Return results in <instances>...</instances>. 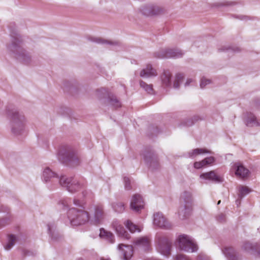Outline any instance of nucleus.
<instances>
[{"instance_id": "f257e3e1", "label": "nucleus", "mask_w": 260, "mask_h": 260, "mask_svg": "<svg viewBox=\"0 0 260 260\" xmlns=\"http://www.w3.org/2000/svg\"><path fill=\"white\" fill-rule=\"evenodd\" d=\"M7 114L11 120L12 132L15 135L21 134L24 131L26 123L24 115L16 109L8 110Z\"/></svg>"}, {"instance_id": "f03ea898", "label": "nucleus", "mask_w": 260, "mask_h": 260, "mask_svg": "<svg viewBox=\"0 0 260 260\" xmlns=\"http://www.w3.org/2000/svg\"><path fill=\"white\" fill-rule=\"evenodd\" d=\"M181 205L179 208L178 214L180 218L183 219L191 213L193 205L192 193L184 191L180 196Z\"/></svg>"}, {"instance_id": "7ed1b4c3", "label": "nucleus", "mask_w": 260, "mask_h": 260, "mask_svg": "<svg viewBox=\"0 0 260 260\" xmlns=\"http://www.w3.org/2000/svg\"><path fill=\"white\" fill-rule=\"evenodd\" d=\"M70 223L73 226H78L87 222L89 220L87 212L82 209L72 208L68 212Z\"/></svg>"}, {"instance_id": "20e7f679", "label": "nucleus", "mask_w": 260, "mask_h": 260, "mask_svg": "<svg viewBox=\"0 0 260 260\" xmlns=\"http://www.w3.org/2000/svg\"><path fill=\"white\" fill-rule=\"evenodd\" d=\"M58 159L63 163L72 166L78 165L80 159L77 154L70 148H63L59 150L58 154Z\"/></svg>"}, {"instance_id": "39448f33", "label": "nucleus", "mask_w": 260, "mask_h": 260, "mask_svg": "<svg viewBox=\"0 0 260 260\" xmlns=\"http://www.w3.org/2000/svg\"><path fill=\"white\" fill-rule=\"evenodd\" d=\"M176 245L180 250L187 252H194L198 249L194 240L186 235H179L176 239Z\"/></svg>"}, {"instance_id": "423d86ee", "label": "nucleus", "mask_w": 260, "mask_h": 260, "mask_svg": "<svg viewBox=\"0 0 260 260\" xmlns=\"http://www.w3.org/2000/svg\"><path fill=\"white\" fill-rule=\"evenodd\" d=\"M12 41V44L8 47L9 49L14 53L16 52L15 57L17 59L25 63H28L30 60V57L25 53V51L21 48V40L18 36L17 35L16 36L13 37V39Z\"/></svg>"}, {"instance_id": "0eeeda50", "label": "nucleus", "mask_w": 260, "mask_h": 260, "mask_svg": "<svg viewBox=\"0 0 260 260\" xmlns=\"http://www.w3.org/2000/svg\"><path fill=\"white\" fill-rule=\"evenodd\" d=\"M140 11L147 16H157L167 13V10L164 7L155 4H150L142 6Z\"/></svg>"}, {"instance_id": "6e6552de", "label": "nucleus", "mask_w": 260, "mask_h": 260, "mask_svg": "<svg viewBox=\"0 0 260 260\" xmlns=\"http://www.w3.org/2000/svg\"><path fill=\"white\" fill-rule=\"evenodd\" d=\"M156 248L159 253L166 256L170 254L171 243L168 237L157 235L156 236Z\"/></svg>"}, {"instance_id": "1a4fd4ad", "label": "nucleus", "mask_w": 260, "mask_h": 260, "mask_svg": "<svg viewBox=\"0 0 260 260\" xmlns=\"http://www.w3.org/2000/svg\"><path fill=\"white\" fill-rule=\"evenodd\" d=\"M60 185L66 188L69 192L74 193L79 191L81 188L78 181L72 177L62 176L59 179Z\"/></svg>"}, {"instance_id": "9d476101", "label": "nucleus", "mask_w": 260, "mask_h": 260, "mask_svg": "<svg viewBox=\"0 0 260 260\" xmlns=\"http://www.w3.org/2000/svg\"><path fill=\"white\" fill-rule=\"evenodd\" d=\"M159 58H179L182 56L183 53L178 49L166 48L157 53Z\"/></svg>"}, {"instance_id": "9b49d317", "label": "nucleus", "mask_w": 260, "mask_h": 260, "mask_svg": "<svg viewBox=\"0 0 260 260\" xmlns=\"http://www.w3.org/2000/svg\"><path fill=\"white\" fill-rule=\"evenodd\" d=\"M144 207V202L142 197L139 194L133 196L130 204L131 209L135 212H139Z\"/></svg>"}, {"instance_id": "f8f14e48", "label": "nucleus", "mask_w": 260, "mask_h": 260, "mask_svg": "<svg viewBox=\"0 0 260 260\" xmlns=\"http://www.w3.org/2000/svg\"><path fill=\"white\" fill-rule=\"evenodd\" d=\"M231 171L234 172L237 177L242 179L247 178L249 174V170L239 162L233 164L231 167Z\"/></svg>"}, {"instance_id": "ddd939ff", "label": "nucleus", "mask_w": 260, "mask_h": 260, "mask_svg": "<svg viewBox=\"0 0 260 260\" xmlns=\"http://www.w3.org/2000/svg\"><path fill=\"white\" fill-rule=\"evenodd\" d=\"M153 223L159 228L168 229L171 227V223L161 213H156L153 215Z\"/></svg>"}, {"instance_id": "4468645a", "label": "nucleus", "mask_w": 260, "mask_h": 260, "mask_svg": "<svg viewBox=\"0 0 260 260\" xmlns=\"http://www.w3.org/2000/svg\"><path fill=\"white\" fill-rule=\"evenodd\" d=\"M118 249L124 260H129L133 254V249L132 246L129 245L119 244Z\"/></svg>"}, {"instance_id": "2eb2a0df", "label": "nucleus", "mask_w": 260, "mask_h": 260, "mask_svg": "<svg viewBox=\"0 0 260 260\" xmlns=\"http://www.w3.org/2000/svg\"><path fill=\"white\" fill-rule=\"evenodd\" d=\"M246 125L248 126H260V121L252 113H247L245 117Z\"/></svg>"}, {"instance_id": "dca6fc26", "label": "nucleus", "mask_w": 260, "mask_h": 260, "mask_svg": "<svg viewBox=\"0 0 260 260\" xmlns=\"http://www.w3.org/2000/svg\"><path fill=\"white\" fill-rule=\"evenodd\" d=\"M134 244L142 247L144 250H147L150 246V240L148 237H143L135 239L134 241Z\"/></svg>"}, {"instance_id": "f3484780", "label": "nucleus", "mask_w": 260, "mask_h": 260, "mask_svg": "<svg viewBox=\"0 0 260 260\" xmlns=\"http://www.w3.org/2000/svg\"><path fill=\"white\" fill-rule=\"evenodd\" d=\"M157 75V73L156 70L152 68L151 64H147L140 73V76L143 78H151Z\"/></svg>"}, {"instance_id": "a211bd4d", "label": "nucleus", "mask_w": 260, "mask_h": 260, "mask_svg": "<svg viewBox=\"0 0 260 260\" xmlns=\"http://www.w3.org/2000/svg\"><path fill=\"white\" fill-rule=\"evenodd\" d=\"M200 178L203 179L215 182H220L222 181L221 178L217 175L214 171L202 174L200 175Z\"/></svg>"}, {"instance_id": "6ab92c4d", "label": "nucleus", "mask_w": 260, "mask_h": 260, "mask_svg": "<svg viewBox=\"0 0 260 260\" xmlns=\"http://www.w3.org/2000/svg\"><path fill=\"white\" fill-rule=\"evenodd\" d=\"M95 94L96 97L99 99L103 98H107V103L113 105V103L112 98L110 95L109 91L107 89L105 88L98 89L96 91Z\"/></svg>"}, {"instance_id": "aec40b11", "label": "nucleus", "mask_w": 260, "mask_h": 260, "mask_svg": "<svg viewBox=\"0 0 260 260\" xmlns=\"http://www.w3.org/2000/svg\"><path fill=\"white\" fill-rule=\"evenodd\" d=\"M104 215L103 208L101 207L98 206L95 208L93 221L95 224L102 223L104 219Z\"/></svg>"}, {"instance_id": "412c9836", "label": "nucleus", "mask_w": 260, "mask_h": 260, "mask_svg": "<svg viewBox=\"0 0 260 260\" xmlns=\"http://www.w3.org/2000/svg\"><path fill=\"white\" fill-rule=\"evenodd\" d=\"M171 73L169 71H164L161 76V80L162 84L165 86H170L171 85Z\"/></svg>"}, {"instance_id": "4be33fe9", "label": "nucleus", "mask_w": 260, "mask_h": 260, "mask_svg": "<svg viewBox=\"0 0 260 260\" xmlns=\"http://www.w3.org/2000/svg\"><path fill=\"white\" fill-rule=\"evenodd\" d=\"M204 153H211V152L205 148H197L189 152L188 155L189 157L193 158L197 156Z\"/></svg>"}, {"instance_id": "5701e85b", "label": "nucleus", "mask_w": 260, "mask_h": 260, "mask_svg": "<svg viewBox=\"0 0 260 260\" xmlns=\"http://www.w3.org/2000/svg\"><path fill=\"white\" fill-rule=\"evenodd\" d=\"M56 174L52 171L49 167H46L44 169L43 172V179L44 181L47 182L51 178L56 177Z\"/></svg>"}, {"instance_id": "b1692460", "label": "nucleus", "mask_w": 260, "mask_h": 260, "mask_svg": "<svg viewBox=\"0 0 260 260\" xmlns=\"http://www.w3.org/2000/svg\"><path fill=\"white\" fill-rule=\"evenodd\" d=\"M222 252L229 260H236V254L234 248L232 247H225Z\"/></svg>"}, {"instance_id": "393cba45", "label": "nucleus", "mask_w": 260, "mask_h": 260, "mask_svg": "<svg viewBox=\"0 0 260 260\" xmlns=\"http://www.w3.org/2000/svg\"><path fill=\"white\" fill-rule=\"evenodd\" d=\"M116 231L118 236L123 239H129L131 238L130 235L120 225H116Z\"/></svg>"}, {"instance_id": "a878e982", "label": "nucleus", "mask_w": 260, "mask_h": 260, "mask_svg": "<svg viewBox=\"0 0 260 260\" xmlns=\"http://www.w3.org/2000/svg\"><path fill=\"white\" fill-rule=\"evenodd\" d=\"M100 237L107 241L113 242V234L112 233L105 230L103 228L100 229Z\"/></svg>"}, {"instance_id": "bb28decb", "label": "nucleus", "mask_w": 260, "mask_h": 260, "mask_svg": "<svg viewBox=\"0 0 260 260\" xmlns=\"http://www.w3.org/2000/svg\"><path fill=\"white\" fill-rule=\"evenodd\" d=\"M125 225L127 229L132 233H134L135 232H140L143 228L141 226L134 224L130 220H127L125 223Z\"/></svg>"}, {"instance_id": "cd10ccee", "label": "nucleus", "mask_w": 260, "mask_h": 260, "mask_svg": "<svg viewBox=\"0 0 260 260\" xmlns=\"http://www.w3.org/2000/svg\"><path fill=\"white\" fill-rule=\"evenodd\" d=\"M237 189L238 190V197L240 199L243 198L251 191V189L248 186L242 185H239L237 187Z\"/></svg>"}, {"instance_id": "c85d7f7f", "label": "nucleus", "mask_w": 260, "mask_h": 260, "mask_svg": "<svg viewBox=\"0 0 260 260\" xmlns=\"http://www.w3.org/2000/svg\"><path fill=\"white\" fill-rule=\"evenodd\" d=\"M17 241V238L13 235H10L8 237V242L5 246V249L9 250L15 245Z\"/></svg>"}, {"instance_id": "c756f323", "label": "nucleus", "mask_w": 260, "mask_h": 260, "mask_svg": "<svg viewBox=\"0 0 260 260\" xmlns=\"http://www.w3.org/2000/svg\"><path fill=\"white\" fill-rule=\"evenodd\" d=\"M140 85L142 88H143L148 93L152 94L153 93L152 85L147 84L146 82H145L143 81H140Z\"/></svg>"}, {"instance_id": "7c9ffc66", "label": "nucleus", "mask_w": 260, "mask_h": 260, "mask_svg": "<svg viewBox=\"0 0 260 260\" xmlns=\"http://www.w3.org/2000/svg\"><path fill=\"white\" fill-rule=\"evenodd\" d=\"M184 76L181 74H177L176 75L175 80L173 83V87L178 88L179 87L180 83L182 81Z\"/></svg>"}, {"instance_id": "2f4dec72", "label": "nucleus", "mask_w": 260, "mask_h": 260, "mask_svg": "<svg viewBox=\"0 0 260 260\" xmlns=\"http://www.w3.org/2000/svg\"><path fill=\"white\" fill-rule=\"evenodd\" d=\"M92 41L97 44H101L103 45H112V42L104 40L101 38H93Z\"/></svg>"}, {"instance_id": "473e14b6", "label": "nucleus", "mask_w": 260, "mask_h": 260, "mask_svg": "<svg viewBox=\"0 0 260 260\" xmlns=\"http://www.w3.org/2000/svg\"><path fill=\"white\" fill-rule=\"evenodd\" d=\"M125 209L124 204L123 203L119 202L115 206V210L118 212H122Z\"/></svg>"}, {"instance_id": "72a5a7b5", "label": "nucleus", "mask_w": 260, "mask_h": 260, "mask_svg": "<svg viewBox=\"0 0 260 260\" xmlns=\"http://www.w3.org/2000/svg\"><path fill=\"white\" fill-rule=\"evenodd\" d=\"M206 164L204 159L201 161H196L194 163L193 166L194 168L199 169L204 167L206 166Z\"/></svg>"}, {"instance_id": "f704fd0d", "label": "nucleus", "mask_w": 260, "mask_h": 260, "mask_svg": "<svg viewBox=\"0 0 260 260\" xmlns=\"http://www.w3.org/2000/svg\"><path fill=\"white\" fill-rule=\"evenodd\" d=\"M124 182V187L125 189L129 190L131 189L132 187L131 185V180L128 177H124L123 178Z\"/></svg>"}, {"instance_id": "c9c22d12", "label": "nucleus", "mask_w": 260, "mask_h": 260, "mask_svg": "<svg viewBox=\"0 0 260 260\" xmlns=\"http://www.w3.org/2000/svg\"><path fill=\"white\" fill-rule=\"evenodd\" d=\"M211 83V80L209 79H207L205 78H202L201 80L200 86L201 88H204L207 85Z\"/></svg>"}, {"instance_id": "e433bc0d", "label": "nucleus", "mask_w": 260, "mask_h": 260, "mask_svg": "<svg viewBox=\"0 0 260 260\" xmlns=\"http://www.w3.org/2000/svg\"><path fill=\"white\" fill-rule=\"evenodd\" d=\"M174 260H190L187 256L183 254H177L174 257Z\"/></svg>"}, {"instance_id": "4c0bfd02", "label": "nucleus", "mask_w": 260, "mask_h": 260, "mask_svg": "<svg viewBox=\"0 0 260 260\" xmlns=\"http://www.w3.org/2000/svg\"><path fill=\"white\" fill-rule=\"evenodd\" d=\"M48 232L50 234V236H51V238L54 240H56L57 239V237L55 236V233L54 231H52V227L50 225H48Z\"/></svg>"}, {"instance_id": "58836bf2", "label": "nucleus", "mask_w": 260, "mask_h": 260, "mask_svg": "<svg viewBox=\"0 0 260 260\" xmlns=\"http://www.w3.org/2000/svg\"><path fill=\"white\" fill-rule=\"evenodd\" d=\"M204 160L207 166L212 164L215 161L214 158L212 156L206 157Z\"/></svg>"}, {"instance_id": "ea45409f", "label": "nucleus", "mask_w": 260, "mask_h": 260, "mask_svg": "<svg viewBox=\"0 0 260 260\" xmlns=\"http://www.w3.org/2000/svg\"><path fill=\"white\" fill-rule=\"evenodd\" d=\"M69 200L68 199H65L61 202V204L64 208H68L69 207Z\"/></svg>"}, {"instance_id": "a19ab883", "label": "nucleus", "mask_w": 260, "mask_h": 260, "mask_svg": "<svg viewBox=\"0 0 260 260\" xmlns=\"http://www.w3.org/2000/svg\"><path fill=\"white\" fill-rule=\"evenodd\" d=\"M194 81L192 79H187L185 84V86H189L191 83H193Z\"/></svg>"}, {"instance_id": "79ce46f5", "label": "nucleus", "mask_w": 260, "mask_h": 260, "mask_svg": "<svg viewBox=\"0 0 260 260\" xmlns=\"http://www.w3.org/2000/svg\"><path fill=\"white\" fill-rule=\"evenodd\" d=\"M74 203L75 205L78 206H82V203L80 201L78 200L75 199L74 200Z\"/></svg>"}, {"instance_id": "37998d69", "label": "nucleus", "mask_w": 260, "mask_h": 260, "mask_svg": "<svg viewBox=\"0 0 260 260\" xmlns=\"http://www.w3.org/2000/svg\"><path fill=\"white\" fill-rule=\"evenodd\" d=\"M218 219L220 221H224V219H225V216H224V215H223V214H221L219 215L218 217Z\"/></svg>"}, {"instance_id": "c03bdc74", "label": "nucleus", "mask_w": 260, "mask_h": 260, "mask_svg": "<svg viewBox=\"0 0 260 260\" xmlns=\"http://www.w3.org/2000/svg\"><path fill=\"white\" fill-rule=\"evenodd\" d=\"M114 105H115V108L116 107H119L121 106V104L115 98V104H114Z\"/></svg>"}, {"instance_id": "a18cd8bd", "label": "nucleus", "mask_w": 260, "mask_h": 260, "mask_svg": "<svg viewBox=\"0 0 260 260\" xmlns=\"http://www.w3.org/2000/svg\"><path fill=\"white\" fill-rule=\"evenodd\" d=\"M5 225V220L3 219L0 220V228L3 227Z\"/></svg>"}, {"instance_id": "49530a36", "label": "nucleus", "mask_w": 260, "mask_h": 260, "mask_svg": "<svg viewBox=\"0 0 260 260\" xmlns=\"http://www.w3.org/2000/svg\"><path fill=\"white\" fill-rule=\"evenodd\" d=\"M155 163V161H154L153 159H152L150 161V167L152 168L153 167V164H154Z\"/></svg>"}, {"instance_id": "de8ad7c7", "label": "nucleus", "mask_w": 260, "mask_h": 260, "mask_svg": "<svg viewBox=\"0 0 260 260\" xmlns=\"http://www.w3.org/2000/svg\"><path fill=\"white\" fill-rule=\"evenodd\" d=\"M100 260H111V259L109 257H102L100 258Z\"/></svg>"}, {"instance_id": "09e8293b", "label": "nucleus", "mask_w": 260, "mask_h": 260, "mask_svg": "<svg viewBox=\"0 0 260 260\" xmlns=\"http://www.w3.org/2000/svg\"><path fill=\"white\" fill-rule=\"evenodd\" d=\"M202 256L201 255H199L198 256V260H201V258H202Z\"/></svg>"}, {"instance_id": "8fccbe9b", "label": "nucleus", "mask_w": 260, "mask_h": 260, "mask_svg": "<svg viewBox=\"0 0 260 260\" xmlns=\"http://www.w3.org/2000/svg\"><path fill=\"white\" fill-rule=\"evenodd\" d=\"M145 160L146 162H149V160L148 159V158L146 156L145 157Z\"/></svg>"}, {"instance_id": "3c124183", "label": "nucleus", "mask_w": 260, "mask_h": 260, "mask_svg": "<svg viewBox=\"0 0 260 260\" xmlns=\"http://www.w3.org/2000/svg\"><path fill=\"white\" fill-rule=\"evenodd\" d=\"M233 50H234V51H235V52H236V51H237V52H238V51H240V49H239L238 48H236V50L235 49H233Z\"/></svg>"}, {"instance_id": "603ef678", "label": "nucleus", "mask_w": 260, "mask_h": 260, "mask_svg": "<svg viewBox=\"0 0 260 260\" xmlns=\"http://www.w3.org/2000/svg\"><path fill=\"white\" fill-rule=\"evenodd\" d=\"M236 203L238 204V203L240 204V201L237 200L236 201Z\"/></svg>"}, {"instance_id": "864d4df0", "label": "nucleus", "mask_w": 260, "mask_h": 260, "mask_svg": "<svg viewBox=\"0 0 260 260\" xmlns=\"http://www.w3.org/2000/svg\"><path fill=\"white\" fill-rule=\"evenodd\" d=\"M220 202H221V201H220V200H219V201L218 202V203H217V205L220 204Z\"/></svg>"}, {"instance_id": "5fc2aeb1", "label": "nucleus", "mask_w": 260, "mask_h": 260, "mask_svg": "<svg viewBox=\"0 0 260 260\" xmlns=\"http://www.w3.org/2000/svg\"><path fill=\"white\" fill-rule=\"evenodd\" d=\"M147 260H155V259H152V258H150V259H148Z\"/></svg>"}, {"instance_id": "6e6d98bb", "label": "nucleus", "mask_w": 260, "mask_h": 260, "mask_svg": "<svg viewBox=\"0 0 260 260\" xmlns=\"http://www.w3.org/2000/svg\"><path fill=\"white\" fill-rule=\"evenodd\" d=\"M245 16H243L242 18H241V19H243V18H245Z\"/></svg>"}, {"instance_id": "4d7b16f0", "label": "nucleus", "mask_w": 260, "mask_h": 260, "mask_svg": "<svg viewBox=\"0 0 260 260\" xmlns=\"http://www.w3.org/2000/svg\"><path fill=\"white\" fill-rule=\"evenodd\" d=\"M114 44H115V46H116V43L115 42L114 43Z\"/></svg>"}, {"instance_id": "13d9d810", "label": "nucleus", "mask_w": 260, "mask_h": 260, "mask_svg": "<svg viewBox=\"0 0 260 260\" xmlns=\"http://www.w3.org/2000/svg\"><path fill=\"white\" fill-rule=\"evenodd\" d=\"M114 227H115V229H116V225H114Z\"/></svg>"}]
</instances>
